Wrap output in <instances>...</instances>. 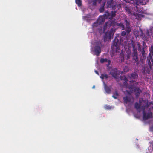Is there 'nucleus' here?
I'll return each mask as SVG.
<instances>
[{
	"instance_id": "34",
	"label": "nucleus",
	"mask_w": 153,
	"mask_h": 153,
	"mask_svg": "<svg viewBox=\"0 0 153 153\" xmlns=\"http://www.w3.org/2000/svg\"><path fill=\"white\" fill-rule=\"evenodd\" d=\"M142 56L143 57H144L145 55V51H144V50H143V51H142Z\"/></svg>"
},
{
	"instance_id": "2",
	"label": "nucleus",
	"mask_w": 153,
	"mask_h": 153,
	"mask_svg": "<svg viewBox=\"0 0 153 153\" xmlns=\"http://www.w3.org/2000/svg\"><path fill=\"white\" fill-rule=\"evenodd\" d=\"M147 60L149 66L145 67L143 70L142 72L143 74L146 73L148 74H150V71L152 70V67L153 66V59L150 53H149V55L147 57Z\"/></svg>"
},
{
	"instance_id": "37",
	"label": "nucleus",
	"mask_w": 153,
	"mask_h": 153,
	"mask_svg": "<svg viewBox=\"0 0 153 153\" xmlns=\"http://www.w3.org/2000/svg\"><path fill=\"white\" fill-rule=\"evenodd\" d=\"M138 46L139 47V48H140V44L138 43Z\"/></svg>"
},
{
	"instance_id": "4",
	"label": "nucleus",
	"mask_w": 153,
	"mask_h": 153,
	"mask_svg": "<svg viewBox=\"0 0 153 153\" xmlns=\"http://www.w3.org/2000/svg\"><path fill=\"white\" fill-rule=\"evenodd\" d=\"M95 44L96 45L94 47V51L95 53V55L98 56L101 52V47H102V43L99 41L96 42Z\"/></svg>"
},
{
	"instance_id": "10",
	"label": "nucleus",
	"mask_w": 153,
	"mask_h": 153,
	"mask_svg": "<svg viewBox=\"0 0 153 153\" xmlns=\"http://www.w3.org/2000/svg\"><path fill=\"white\" fill-rule=\"evenodd\" d=\"M110 74L115 78H116L118 74L117 70L116 68H113L110 71Z\"/></svg>"
},
{
	"instance_id": "40",
	"label": "nucleus",
	"mask_w": 153,
	"mask_h": 153,
	"mask_svg": "<svg viewBox=\"0 0 153 153\" xmlns=\"http://www.w3.org/2000/svg\"><path fill=\"white\" fill-rule=\"evenodd\" d=\"M143 42V45H144V44H145V43L144 42Z\"/></svg>"
},
{
	"instance_id": "46",
	"label": "nucleus",
	"mask_w": 153,
	"mask_h": 153,
	"mask_svg": "<svg viewBox=\"0 0 153 153\" xmlns=\"http://www.w3.org/2000/svg\"><path fill=\"white\" fill-rule=\"evenodd\" d=\"M136 7V8H137V6Z\"/></svg>"
},
{
	"instance_id": "1",
	"label": "nucleus",
	"mask_w": 153,
	"mask_h": 153,
	"mask_svg": "<svg viewBox=\"0 0 153 153\" xmlns=\"http://www.w3.org/2000/svg\"><path fill=\"white\" fill-rule=\"evenodd\" d=\"M130 82L131 84H133V85H130L129 88L131 91L135 93L136 97L138 98L142 93V91L139 87L135 86L134 85H137L138 84V83L133 80L130 81Z\"/></svg>"
},
{
	"instance_id": "20",
	"label": "nucleus",
	"mask_w": 153,
	"mask_h": 153,
	"mask_svg": "<svg viewBox=\"0 0 153 153\" xmlns=\"http://www.w3.org/2000/svg\"><path fill=\"white\" fill-rule=\"evenodd\" d=\"M141 104H139L138 102H136L135 103L134 107L137 110L140 109V108Z\"/></svg>"
},
{
	"instance_id": "27",
	"label": "nucleus",
	"mask_w": 153,
	"mask_h": 153,
	"mask_svg": "<svg viewBox=\"0 0 153 153\" xmlns=\"http://www.w3.org/2000/svg\"><path fill=\"white\" fill-rule=\"evenodd\" d=\"M116 26L121 27L122 28V30H123L124 28V25L122 23H118L117 22Z\"/></svg>"
},
{
	"instance_id": "43",
	"label": "nucleus",
	"mask_w": 153,
	"mask_h": 153,
	"mask_svg": "<svg viewBox=\"0 0 153 153\" xmlns=\"http://www.w3.org/2000/svg\"><path fill=\"white\" fill-rule=\"evenodd\" d=\"M146 33H147V34H149V32L148 31H147Z\"/></svg>"
},
{
	"instance_id": "15",
	"label": "nucleus",
	"mask_w": 153,
	"mask_h": 153,
	"mask_svg": "<svg viewBox=\"0 0 153 153\" xmlns=\"http://www.w3.org/2000/svg\"><path fill=\"white\" fill-rule=\"evenodd\" d=\"M104 88L105 91L106 93L108 94L110 93L111 92V86H108L105 83H104Z\"/></svg>"
},
{
	"instance_id": "47",
	"label": "nucleus",
	"mask_w": 153,
	"mask_h": 153,
	"mask_svg": "<svg viewBox=\"0 0 153 153\" xmlns=\"http://www.w3.org/2000/svg\"><path fill=\"white\" fill-rule=\"evenodd\" d=\"M101 0H100V1Z\"/></svg>"
},
{
	"instance_id": "22",
	"label": "nucleus",
	"mask_w": 153,
	"mask_h": 153,
	"mask_svg": "<svg viewBox=\"0 0 153 153\" xmlns=\"http://www.w3.org/2000/svg\"><path fill=\"white\" fill-rule=\"evenodd\" d=\"M124 30V31H122V32H121V35L122 36H124L126 35L127 36H128V34H129L130 32H129V33H128L127 32V30H126V28H125Z\"/></svg>"
},
{
	"instance_id": "28",
	"label": "nucleus",
	"mask_w": 153,
	"mask_h": 153,
	"mask_svg": "<svg viewBox=\"0 0 153 153\" xmlns=\"http://www.w3.org/2000/svg\"><path fill=\"white\" fill-rule=\"evenodd\" d=\"M107 27H108V24H107V22H105V24L104 26L103 31L104 32H105V30L106 29Z\"/></svg>"
},
{
	"instance_id": "26",
	"label": "nucleus",
	"mask_w": 153,
	"mask_h": 153,
	"mask_svg": "<svg viewBox=\"0 0 153 153\" xmlns=\"http://www.w3.org/2000/svg\"><path fill=\"white\" fill-rule=\"evenodd\" d=\"M118 95V94L117 91H115V93L112 96V97L115 99H117V96Z\"/></svg>"
},
{
	"instance_id": "14",
	"label": "nucleus",
	"mask_w": 153,
	"mask_h": 153,
	"mask_svg": "<svg viewBox=\"0 0 153 153\" xmlns=\"http://www.w3.org/2000/svg\"><path fill=\"white\" fill-rule=\"evenodd\" d=\"M128 77L131 80H133L137 78L138 75L136 72H134L128 75Z\"/></svg>"
},
{
	"instance_id": "19",
	"label": "nucleus",
	"mask_w": 153,
	"mask_h": 153,
	"mask_svg": "<svg viewBox=\"0 0 153 153\" xmlns=\"http://www.w3.org/2000/svg\"><path fill=\"white\" fill-rule=\"evenodd\" d=\"M120 79L121 80H123L125 81L124 84L125 85L126 83H127V82L128 81L127 78L126 77V76H121L120 77Z\"/></svg>"
},
{
	"instance_id": "13",
	"label": "nucleus",
	"mask_w": 153,
	"mask_h": 153,
	"mask_svg": "<svg viewBox=\"0 0 153 153\" xmlns=\"http://www.w3.org/2000/svg\"><path fill=\"white\" fill-rule=\"evenodd\" d=\"M125 24L126 25V27L125 28H126V30H127V32L128 33H129V32H130L131 30V29L129 26V22L127 19H125Z\"/></svg>"
},
{
	"instance_id": "31",
	"label": "nucleus",
	"mask_w": 153,
	"mask_h": 153,
	"mask_svg": "<svg viewBox=\"0 0 153 153\" xmlns=\"http://www.w3.org/2000/svg\"><path fill=\"white\" fill-rule=\"evenodd\" d=\"M98 25V21H96L94 23L93 26L94 27H97Z\"/></svg>"
},
{
	"instance_id": "6",
	"label": "nucleus",
	"mask_w": 153,
	"mask_h": 153,
	"mask_svg": "<svg viewBox=\"0 0 153 153\" xmlns=\"http://www.w3.org/2000/svg\"><path fill=\"white\" fill-rule=\"evenodd\" d=\"M107 6L108 8H111L113 10H114L116 8L117 3L113 0H109L107 2Z\"/></svg>"
},
{
	"instance_id": "33",
	"label": "nucleus",
	"mask_w": 153,
	"mask_h": 153,
	"mask_svg": "<svg viewBox=\"0 0 153 153\" xmlns=\"http://www.w3.org/2000/svg\"><path fill=\"white\" fill-rule=\"evenodd\" d=\"M150 130L151 131L153 132V126L150 127Z\"/></svg>"
},
{
	"instance_id": "39",
	"label": "nucleus",
	"mask_w": 153,
	"mask_h": 153,
	"mask_svg": "<svg viewBox=\"0 0 153 153\" xmlns=\"http://www.w3.org/2000/svg\"><path fill=\"white\" fill-rule=\"evenodd\" d=\"M83 18L85 19V18L87 17L86 16H83Z\"/></svg>"
},
{
	"instance_id": "17",
	"label": "nucleus",
	"mask_w": 153,
	"mask_h": 153,
	"mask_svg": "<svg viewBox=\"0 0 153 153\" xmlns=\"http://www.w3.org/2000/svg\"><path fill=\"white\" fill-rule=\"evenodd\" d=\"M123 99L124 100V103L126 104H127L128 102H130L131 100V97L127 96L123 97Z\"/></svg>"
},
{
	"instance_id": "16",
	"label": "nucleus",
	"mask_w": 153,
	"mask_h": 153,
	"mask_svg": "<svg viewBox=\"0 0 153 153\" xmlns=\"http://www.w3.org/2000/svg\"><path fill=\"white\" fill-rule=\"evenodd\" d=\"M107 24L108 25V27L112 26L113 27H115L116 26L117 22L114 21H109L107 22Z\"/></svg>"
},
{
	"instance_id": "11",
	"label": "nucleus",
	"mask_w": 153,
	"mask_h": 153,
	"mask_svg": "<svg viewBox=\"0 0 153 153\" xmlns=\"http://www.w3.org/2000/svg\"><path fill=\"white\" fill-rule=\"evenodd\" d=\"M100 62L101 63H103L105 62H107L108 63L106 65L107 67H108L110 65L111 62L110 60H108L107 58H102L100 59Z\"/></svg>"
},
{
	"instance_id": "42",
	"label": "nucleus",
	"mask_w": 153,
	"mask_h": 153,
	"mask_svg": "<svg viewBox=\"0 0 153 153\" xmlns=\"http://www.w3.org/2000/svg\"><path fill=\"white\" fill-rule=\"evenodd\" d=\"M127 91V92L128 93V94H129V92L128 91Z\"/></svg>"
},
{
	"instance_id": "25",
	"label": "nucleus",
	"mask_w": 153,
	"mask_h": 153,
	"mask_svg": "<svg viewBox=\"0 0 153 153\" xmlns=\"http://www.w3.org/2000/svg\"><path fill=\"white\" fill-rule=\"evenodd\" d=\"M105 3H104L100 7L99 9V11L100 12L102 13L104 11V6Z\"/></svg>"
},
{
	"instance_id": "8",
	"label": "nucleus",
	"mask_w": 153,
	"mask_h": 153,
	"mask_svg": "<svg viewBox=\"0 0 153 153\" xmlns=\"http://www.w3.org/2000/svg\"><path fill=\"white\" fill-rule=\"evenodd\" d=\"M110 14L108 12H105L103 16H100L97 20V21L100 23H102L104 22L105 19L109 17Z\"/></svg>"
},
{
	"instance_id": "21",
	"label": "nucleus",
	"mask_w": 153,
	"mask_h": 153,
	"mask_svg": "<svg viewBox=\"0 0 153 153\" xmlns=\"http://www.w3.org/2000/svg\"><path fill=\"white\" fill-rule=\"evenodd\" d=\"M125 9L126 10V11L127 12L128 14H132L131 12V10L127 6L125 7Z\"/></svg>"
},
{
	"instance_id": "29",
	"label": "nucleus",
	"mask_w": 153,
	"mask_h": 153,
	"mask_svg": "<svg viewBox=\"0 0 153 153\" xmlns=\"http://www.w3.org/2000/svg\"><path fill=\"white\" fill-rule=\"evenodd\" d=\"M104 108L106 110H110L111 109V107L109 105H105L104 106Z\"/></svg>"
},
{
	"instance_id": "24",
	"label": "nucleus",
	"mask_w": 153,
	"mask_h": 153,
	"mask_svg": "<svg viewBox=\"0 0 153 153\" xmlns=\"http://www.w3.org/2000/svg\"><path fill=\"white\" fill-rule=\"evenodd\" d=\"M75 2L79 7L81 6L82 1L81 0H75Z\"/></svg>"
},
{
	"instance_id": "23",
	"label": "nucleus",
	"mask_w": 153,
	"mask_h": 153,
	"mask_svg": "<svg viewBox=\"0 0 153 153\" xmlns=\"http://www.w3.org/2000/svg\"><path fill=\"white\" fill-rule=\"evenodd\" d=\"M100 77L102 79H103L104 78L107 79L108 77V76L106 74H102L100 76Z\"/></svg>"
},
{
	"instance_id": "45",
	"label": "nucleus",
	"mask_w": 153,
	"mask_h": 153,
	"mask_svg": "<svg viewBox=\"0 0 153 153\" xmlns=\"http://www.w3.org/2000/svg\"><path fill=\"white\" fill-rule=\"evenodd\" d=\"M94 88V86L93 87V88Z\"/></svg>"
},
{
	"instance_id": "32",
	"label": "nucleus",
	"mask_w": 153,
	"mask_h": 153,
	"mask_svg": "<svg viewBox=\"0 0 153 153\" xmlns=\"http://www.w3.org/2000/svg\"><path fill=\"white\" fill-rule=\"evenodd\" d=\"M130 54H128L126 55V57L127 59H129L130 57Z\"/></svg>"
},
{
	"instance_id": "5",
	"label": "nucleus",
	"mask_w": 153,
	"mask_h": 153,
	"mask_svg": "<svg viewBox=\"0 0 153 153\" xmlns=\"http://www.w3.org/2000/svg\"><path fill=\"white\" fill-rule=\"evenodd\" d=\"M120 44V42L116 37L113 41V46L114 48H115L116 52H119L120 51V49L119 48Z\"/></svg>"
},
{
	"instance_id": "7",
	"label": "nucleus",
	"mask_w": 153,
	"mask_h": 153,
	"mask_svg": "<svg viewBox=\"0 0 153 153\" xmlns=\"http://www.w3.org/2000/svg\"><path fill=\"white\" fill-rule=\"evenodd\" d=\"M115 31V29L112 28L109 32L106 33L104 36L105 40V38L110 39L113 37Z\"/></svg>"
},
{
	"instance_id": "41",
	"label": "nucleus",
	"mask_w": 153,
	"mask_h": 153,
	"mask_svg": "<svg viewBox=\"0 0 153 153\" xmlns=\"http://www.w3.org/2000/svg\"><path fill=\"white\" fill-rule=\"evenodd\" d=\"M152 150L153 151V143H152Z\"/></svg>"
},
{
	"instance_id": "18",
	"label": "nucleus",
	"mask_w": 153,
	"mask_h": 153,
	"mask_svg": "<svg viewBox=\"0 0 153 153\" xmlns=\"http://www.w3.org/2000/svg\"><path fill=\"white\" fill-rule=\"evenodd\" d=\"M117 12V11H112L111 12V13H109L110 14V15L109 16V19L111 20L113 18L115 17V16L116 15V13Z\"/></svg>"
},
{
	"instance_id": "30",
	"label": "nucleus",
	"mask_w": 153,
	"mask_h": 153,
	"mask_svg": "<svg viewBox=\"0 0 153 153\" xmlns=\"http://www.w3.org/2000/svg\"><path fill=\"white\" fill-rule=\"evenodd\" d=\"M98 0H93L92 1V4L93 6H95L96 5L97 2Z\"/></svg>"
},
{
	"instance_id": "38",
	"label": "nucleus",
	"mask_w": 153,
	"mask_h": 153,
	"mask_svg": "<svg viewBox=\"0 0 153 153\" xmlns=\"http://www.w3.org/2000/svg\"><path fill=\"white\" fill-rule=\"evenodd\" d=\"M121 7V5L120 4H119L118 6V7L119 8V7Z\"/></svg>"
},
{
	"instance_id": "3",
	"label": "nucleus",
	"mask_w": 153,
	"mask_h": 153,
	"mask_svg": "<svg viewBox=\"0 0 153 153\" xmlns=\"http://www.w3.org/2000/svg\"><path fill=\"white\" fill-rule=\"evenodd\" d=\"M132 47L133 48V52L132 55V60L136 62V64H138V57L137 53V49L135 47V43L133 41L131 42Z\"/></svg>"
},
{
	"instance_id": "36",
	"label": "nucleus",
	"mask_w": 153,
	"mask_h": 153,
	"mask_svg": "<svg viewBox=\"0 0 153 153\" xmlns=\"http://www.w3.org/2000/svg\"><path fill=\"white\" fill-rule=\"evenodd\" d=\"M95 73H96L97 74H98V75H99V73H98V71H97V70H95Z\"/></svg>"
},
{
	"instance_id": "35",
	"label": "nucleus",
	"mask_w": 153,
	"mask_h": 153,
	"mask_svg": "<svg viewBox=\"0 0 153 153\" xmlns=\"http://www.w3.org/2000/svg\"><path fill=\"white\" fill-rule=\"evenodd\" d=\"M124 68L125 69H124V70H126V71L128 70V68L127 67L125 66Z\"/></svg>"
},
{
	"instance_id": "12",
	"label": "nucleus",
	"mask_w": 153,
	"mask_h": 153,
	"mask_svg": "<svg viewBox=\"0 0 153 153\" xmlns=\"http://www.w3.org/2000/svg\"><path fill=\"white\" fill-rule=\"evenodd\" d=\"M136 37L142 36L143 34L142 30L140 28L139 31H135L134 33Z\"/></svg>"
},
{
	"instance_id": "9",
	"label": "nucleus",
	"mask_w": 153,
	"mask_h": 153,
	"mask_svg": "<svg viewBox=\"0 0 153 153\" xmlns=\"http://www.w3.org/2000/svg\"><path fill=\"white\" fill-rule=\"evenodd\" d=\"M143 118L144 120H146L152 117V113L151 112H149L147 114L145 110H143Z\"/></svg>"
},
{
	"instance_id": "44",
	"label": "nucleus",
	"mask_w": 153,
	"mask_h": 153,
	"mask_svg": "<svg viewBox=\"0 0 153 153\" xmlns=\"http://www.w3.org/2000/svg\"><path fill=\"white\" fill-rule=\"evenodd\" d=\"M136 5H138V4H137V3H136Z\"/></svg>"
}]
</instances>
